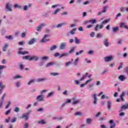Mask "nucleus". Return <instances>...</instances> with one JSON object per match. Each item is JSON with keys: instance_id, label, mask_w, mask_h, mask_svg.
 <instances>
[{"instance_id": "51", "label": "nucleus", "mask_w": 128, "mask_h": 128, "mask_svg": "<svg viewBox=\"0 0 128 128\" xmlns=\"http://www.w3.org/2000/svg\"><path fill=\"white\" fill-rule=\"evenodd\" d=\"M100 114H102V112H98L96 114V118H98V116H100Z\"/></svg>"}, {"instance_id": "21", "label": "nucleus", "mask_w": 128, "mask_h": 128, "mask_svg": "<svg viewBox=\"0 0 128 128\" xmlns=\"http://www.w3.org/2000/svg\"><path fill=\"white\" fill-rule=\"evenodd\" d=\"M35 42H36V39H34V38H33L28 42V44H30V45L34 44Z\"/></svg>"}, {"instance_id": "43", "label": "nucleus", "mask_w": 128, "mask_h": 128, "mask_svg": "<svg viewBox=\"0 0 128 128\" xmlns=\"http://www.w3.org/2000/svg\"><path fill=\"white\" fill-rule=\"evenodd\" d=\"M102 36H104V34L102 33V34H96V38H102Z\"/></svg>"}, {"instance_id": "59", "label": "nucleus", "mask_w": 128, "mask_h": 128, "mask_svg": "<svg viewBox=\"0 0 128 128\" xmlns=\"http://www.w3.org/2000/svg\"><path fill=\"white\" fill-rule=\"evenodd\" d=\"M92 26H94V25L92 24H90L86 26V28H92Z\"/></svg>"}, {"instance_id": "57", "label": "nucleus", "mask_w": 128, "mask_h": 128, "mask_svg": "<svg viewBox=\"0 0 128 128\" xmlns=\"http://www.w3.org/2000/svg\"><path fill=\"white\" fill-rule=\"evenodd\" d=\"M78 30H80V32H84V28H82V26L79 27Z\"/></svg>"}, {"instance_id": "62", "label": "nucleus", "mask_w": 128, "mask_h": 128, "mask_svg": "<svg viewBox=\"0 0 128 128\" xmlns=\"http://www.w3.org/2000/svg\"><path fill=\"white\" fill-rule=\"evenodd\" d=\"M124 22H121L120 24V28H124Z\"/></svg>"}, {"instance_id": "7", "label": "nucleus", "mask_w": 128, "mask_h": 128, "mask_svg": "<svg viewBox=\"0 0 128 128\" xmlns=\"http://www.w3.org/2000/svg\"><path fill=\"white\" fill-rule=\"evenodd\" d=\"M48 36V35L45 34L43 38L41 40L40 42H48L50 40V39L46 38Z\"/></svg>"}, {"instance_id": "11", "label": "nucleus", "mask_w": 128, "mask_h": 128, "mask_svg": "<svg viewBox=\"0 0 128 128\" xmlns=\"http://www.w3.org/2000/svg\"><path fill=\"white\" fill-rule=\"evenodd\" d=\"M92 80H93L92 78H90V79L87 80L85 84H82L80 85V88H84V86H86V85L87 84H88V82H92Z\"/></svg>"}, {"instance_id": "34", "label": "nucleus", "mask_w": 128, "mask_h": 128, "mask_svg": "<svg viewBox=\"0 0 128 128\" xmlns=\"http://www.w3.org/2000/svg\"><path fill=\"white\" fill-rule=\"evenodd\" d=\"M118 78H119V80H122V81L124 80H125L124 76H122V75L118 77Z\"/></svg>"}, {"instance_id": "4", "label": "nucleus", "mask_w": 128, "mask_h": 128, "mask_svg": "<svg viewBox=\"0 0 128 128\" xmlns=\"http://www.w3.org/2000/svg\"><path fill=\"white\" fill-rule=\"evenodd\" d=\"M24 50V48H20L18 49V54H28V52L27 51H24V52H22V50Z\"/></svg>"}, {"instance_id": "22", "label": "nucleus", "mask_w": 128, "mask_h": 128, "mask_svg": "<svg viewBox=\"0 0 128 128\" xmlns=\"http://www.w3.org/2000/svg\"><path fill=\"white\" fill-rule=\"evenodd\" d=\"M30 58H31L30 56H24L22 57V58L23 60H30Z\"/></svg>"}, {"instance_id": "25", "label": "nucleus", "mask_w": 128, "mask_h": 128, "mask_svg": "<svg viewBox=\"0 0 128 128\" xmlns=\"http://www.w3.org/2000/svg\"><path fill=\"white\" fill-rule=\"evenodd\" d=\"M88 76V73L86 72V75L83 76L82 78H81L80 79V81L84 80L86 78V76Z\"/></svg>"}, {"instance_id": "45", "label": "nucleus", "mask_w": 128, "mask_h": 128, "mask_svg": "<svg viewBox=\"0 0 128 128\" xmlns=\"http://www.w3.org/2000/svg\"><path fill=\"white\" fill-rule=\"evenodd\" d=\"M42 60H48V57L46 56H43L42 58Z\"/></svg>"}, {"instance_id": "54", "label": "nucleus", "mask_w": 128, "mask_h": 128, "mask_svg": "<svg viewBox=\"0 0 128 128\" xmlns=\"http://www.w3.org/2000/svg\"><path fill=\"white\" fill-rule=\"evenodd\" d=\"M6 66H0V70H4V68H6Z\"/></svg>"}, {"instance_id": "1", "label": "nucleus", "mask_w": 128, "mask_h": 128, "mask_svg": "<svg viewBox=\"0 0 128 128\" xmlns=\"http://www.w3.org/2000/svg\"><path fill=\"white\" fill-rule=\"evenodd\" d=\"M110 22V19H107L103 22H102V24L100 25L97 24L94 28V30L96 32H98L100 30H102L104 28V24H108V22Z\"/></svg>"}, {"instance_id": "24", "label": "nucleus", "mask_w": 128, "mask_h": 128, "mask_svg": "<svg viewBox=\"0 0 128 128\" xmlns=\"http://www.w3.org/2000/svg\"><path fill=\"white\" fill-rule=\"evenodd\" d=\"M92 122V120L90 118H88L86 120V124H90Z\"/></svg>"}, {"instance_id": "6", "label": "nucleus", "mask_w": 128, "mask_h": 128, "mask_svg": "<svg viewBox=\"0 0 128 128\" xmlns=\"http://www.w3.org/2000/svg\"><path fill=\"white\" fill-rule=\"evenodd\" d=\"M128 104H124L122 105L121 107H120V112H122V110H128Z\"/></svg>"}, {"instance_id": "9", "label": "nucleus", "mask_w": 128, "mask_h": 128, "mask_svg": "<svg viewBox=\"0 0 128 128\" xmlns=\"http://www.w3.org/2000/svg\"><path fill=\"white\" fill-rule=\"evenodd\" d=\"M112 58L113 57L112 56L105 57L104 62H110L112 60Z\"/></svg>"}, {"instance_id": "52", "label": "nucleus", "mask_w": 128, "mask_h": 128, "mask_svg": "<svg viewBox=\"0 0 128 128\" xmlns=\"http://www.w3.org/2000/svg\"><path fill=\"white\" fill-rule=\"evenodd\" d=\"M108 72V70L106 69L103 71V72L102 73V74H106V72Z\"/></svg>"}, {"instance_id": "36", "label": "nucleus", "mask_w": 128, "mask_h": 128, "mask_svg": "<svg viewBox=\"0 0 128 128\" xmlns=\"http://www.w3.org/2000/svg\"><path fill=\"white\" fill-rule=\"evenodd\" d=\"M38 123L40 124H46V122H44V120H41L40 121H38Z\"/></svg>"}, {"instance_id": "42", "label": "nucleus", "mask_w": 128, "mask_h": 128, "mask_svg": "<svg viewBox=\"0 0 128 128\" xmlns=\"http://www.w3.org/2000/svg\"><path fill=\"white\" fill-rule=\"evenodd\" d=\"M60 74L59 73H56V72H51L50 75L53 76H58Z\"/></svg>"}, {"instance_id": "41", "label": "nucleus", "mask_w": 128, "mask_h": 128, "mask_svg": "<svg viewBox=\"0 0 128 128\" xmlns=\"http://www.w3.org/2000/svg\"><path fill=\"white\" fill-rule=\"evenodd\" d=\"M11 110H12L11 109H9L5 113L6 116H8V114H10Z\"/></svg>"}, {"instance_id": "37", "label": "nucleus", "mask_w": 128, "mask_h": 128, "mask_svg": "<svg viewBox=\"0 0 128 128\" xmlns=\"http://www.w3.org/2000/svg\"><path fill=\"white\" fill-rule=\"evenodd\" d=\"M112 30L114 32H118V27H114L112 28Z\"/></svg>"}, {"instance_id": "32", "label": "nucleus", "mask_w": 128, "mask_h": 128, "mask_svg": "<svg viewBox=\"0 0 128 128\" xmlns=\"http://www.w3.org/2000/svg\"><path fill=\"white\" fill-rule=\"evenodd\" d=\"M76 28H73L70 31V34H76Z\"/></svg>"}, {"instance_id": "55", "label": "nucleus", "mask_w": 128, "mask_h": 128, "mask_svg": "<svg viewBox=\"0 0 128 128\" xmlns=\"http://www.w3.org/2000/svg\"><path fill=\"white\" fill-rule=\"evenodd\" d=\"M70 64H72V62H69L66 63V66H70Z\"/></svg>"}, {"instance_id": "3", "label": "nucleus", "mask_w": 128, "mask_h": 128, "mask_svg": "<svg viewBox=\"0 0 128 128\" xmlns=\"http://www.w3.org/2000/svg\"><path fill=\"white\" fill-rule=\"evenodd\" d=\"M12 4L10 2H8L6 4V8L8 12H12Z\"/></svg>"}, {"instance_id": "48", "label": "nucleus", "mask_w": 128, "mask_h": 128, "mask_svg": "<svg viewBox=\"0 0 128 128\" xmlns=\"http://www.w3.org/2000/svg\"><path fill=\"white\" fill-rule=\"evenodd\" d=\"M84 52V51L82 50H80L79 52H76V56H78V54H82Z\"/></svg>"}, {"instance_id": "14", "label": "nucleus", "mask_w": 128, "mask_h": 128, "mask_svg": "<svg viewBox=\"0 0 128 128\" xmlns=\"http://www.w3.org/2000/svg\"><path fill=\"white\" fill-rule=\"evenodd\" d=\"M6 97V94H4L1 98V102H0V108H2V104H4V98Z\"/></svg>"}, {"instance_id": "44", "label": "nucleus", "mask_w": 128, "mask_h": 128, "mask_svg": "<svg viewBox=\"0 0 128 128\" xmlns=\"http://www.w3.org/2000/svg\"><path fill=\"white\" fill-rule=\"evenodd\" d=\"M44 80H46V78H41L38 80V82H44Z\"/></svg>"}, {"instance_id": "28", "label": "nucleus", "mask_w": 128, "mask_h": 128, "mask_svg": "<svg viewBox=\"0 0 128 128\" xmlns=\"http://www.w3.org/2000/svg\"><path fill=\"white\" fill-rule=\"evenodd\" d=\"M75 42L76 44H80V41L78 38V37L74 38Z\"/></svg>"}, {"instance_id": "47", "label": "nucleus", "mask_w": 128, "mask_h": 128, "mask_svg": "<svg viewBox=\"0 0 128 128\" xmlns=\"http://www.w3.org/2000/svg\"><path fill=\"white\" fill-rule=\"evenodd\" d=\"M22 78V76L18 75L14 77V80H16V78Z\"/></svg>"}, {"instance_id": "31", "label": "nucleus", "mask_w": 128, "mask_h": 128, "mask_svg": "<svg viewBox=\"0 0 128 128\" xmlns=\"http://www.w3.org/2000/svg\"><path fill=\"white\" fill-rule=\"evenodd\" d=\"M4 88H6V86H4V84H2V82H0V88L1 90H4Z\"/></svg>"}, {"instance_id": "19", "label": "nucleus", "mask_w": 128, "mask_h": 128, "mask_svg": "<svg viewBox=\"0 0 128 128\" xmlns=\"http://www.w3.org/2000/svg\"><path fill=\"white\" fill-rule=\"evenodd\" d=\"M74 102L72 103V104H78V102H80V100H76V98H72Z\"/></svg>"}, {"instance_id": "10", "label": "nucleus", "mask_w": 128, "mask_h": 128, "mask_svg": "<svg viewBox=\"0 0 128 128\" xmlns=\"http://www.w3.org/2000/svg\"><path fill=\"white\" fill-rule=\"evenodd\" d=\"M109 123L111 124H112L110 126V128H114L116 127V122H114V120H110L109 121Z\"/></svg>"}, {"instance_id": "13", "label": "nucleus", "mask_w": 128, "mask_h": 128, "mask_svg": "<svg viewBox=\"0 0 128 128\" xmlns=\"http://www.w3.org/2000/svg\"><path fill=\"white\" fill-rule=\"evenodd\" d=\"M66 46V42L62 43L60 45V50H64Z\"/></svg>"}, {"instance_id": "30", "label": "nucleus", "mask_w": 128, "mask_h": 128, "mask_svg": "<svg viewBox=\"0 0 128 128\" xmlns=\"http://www.w3.org/2000/svg\"><path fill=\"white\" fill-rule=\"evenodd\" d=\"M14 112H20V109L18 107H16L14 109Z\"/></svg>"}, {"instance_id": "64", "label": "nucleus", "mask_w": 128, "mask_h": 128, "mask_svg": "<svg viewBox=\"0 0 128 128\" xmlns=\"http://www.w3.org/2000/svg\"><path fill=\"white\" fill-rule=\"evenodd\" d=\"M22 38H26V33L25 32L22 33Z\"/></svg>"}, {"instance_id": "27", "label": "nucleus", "mask_w": 128, "mask_h": 128, "mask_svg": "<svg viewBox=\"0 0 128 128\" xmlns=\"http://www.w3.org/2000/svg\"><path fill=\"white\" fill-rule=\"evenodd\" d=\"M54 62H48L46 64V67L48 68V66H54Z\"/></svg>"}, {"instance_id": "16", "label": "nucleus", "mask_w": 128, "mask_h": 128, "mask_svg": "<svg viewBox=\"0 0 128 128\" xmlns=\"http://www.w3.org/2000/svg\"><path fill=\"white\" fill-rule=\"evenodd\" d=\"M94 98V104H96V102H98V98H96V94H94L93 95Z\"/></svg>"}, {"instance_id": "33", "label": "nucleus", "mask_w": 128, "mask_h": 128, "mask_svg": "<svg viewBox=\"0 0 128 128\" xmlns=\"http://www.w3.org/2000/svg\"><path fill=\"white\" fill-rule=\"evenodd\" d=\"M74 114L76 116H82V112H76Z\"/></svg>"}, {"instance_id": "61", "label": "nucleus", "mask_w": 128, "mask_h": 128, "mask_svg": "<svg viewBox=\"0 0 128 128\" xmlns=\"http://www.w3.org/2000/svg\"><path fill=\"white\" fill-rule=\"evenodd\" d=\"M119 116H124V112H121L119 114Z\"/></svg>"}, {"instance_id": "50", "label": "nucleus", "mask_w": 128, "mask_h": 128, "mask_svg": "<svg viewBox=\"0 0 128 128\" xmlns=\"http://www.w3.org/2000/svg\"><path fill=\"white\" fill-rule=\"evenodd\" d=\"M20 68L22 70H24V64H21L20 65Z\"/></svg>"}, {"instance_id": "39", "label": "nucleus", "mask_w": 128, "mask_h": 128, "mask_svg": "<svg viewBox=\"0 0 128 128\" xmlns=\"http://www.w3.org/2000/svg\"><path fill=\"white\" fill-rule=\"evenodd\" d=\"M104 46H108V40H105L104 42Z\"/></svg>"}, {"instance_id": "29", "label": "nucleus", "mask_w": 128, "mask_h": 128, "mask_svg": "<svg viewBox=\"0 0 128 128\" xmlns=\"http://www.w3.org/2000/svg\"><path fill=\"white\" fill-rule=\"evenodd\" d=\"M56 48H58V46H56V45H54L50 48V50H56Z\"/></svg>"}, {"instance_id": "18", "label": "nucleus", "mask_w": 128, "mask_h": 128, "mask_svg": "<svg viewBox=\"0 0 128 128\" xmlns=\"http://www.w3.org/2000/svg\"><path fill=\"white\" fill-rule=\"evenodd\" d=\"M88 22H90V24H96L98 22L96 21V20L93 19V20H90L88 21Z\"/></svg>"}, {"instance_id": "53", "label": "nucleus", "mask_w": 128, "mask_h": 128, "mask_svg": "<svg viewBox=\"0 0 128 128\" xmlns=\"http://www.w3.org/2000/svg\"><path fill=\"white\" fill-rule=\"evenodd\" d=\"M32 82H34V80H32L29 81V82L28 83V86H30V84H32Z\"/></svg>"}, {"instance_id": "63", "label": "nucleus", "mask_w": 128, "mask_h": 128, "mask_svg": "<svg viewBox=\"0 0 128 128\" xmlns=\"http://www.w3.org/2000/svg\"><path fill=\"white\" fill-rule=\"evenodd\" d=\"M28 128V124L26 123L24 126V128Z\"/></svg>"}, {"instance_id": "60", "label": "nucleus", "mask_w": 128, "mask_h": 128, "mask_svg": "<svg viewBox=\"0 0 128 128\" xmlns=\"http://www.w3.org/2000/svg\"><path fill=\"white\" fill-rule=\"evenodd\" d=\"M10 104H12V102H9L8 104H7L6 106V108H8V106H10Z\"/></svg>"}, {"instance_id": "38", "label": "nucleus", "mask_w": 128, "mask_h": 128, "mask_svg": "<svg viewBox=\"0 0 128 128\" xmlns=\"http://www.w3.org/2000/svg\"><path fill=\"white\" fill-rule=\"evenodd\" d=\"M17 118L16 117H14L11 120V122H16Z\"/></svg>"}, {"instance_id": "49", "label": "nucleus", "mask_w": 128, "mask_h": 128, "mask_svg": "<svg viewBox=\"0 0 128 128\" xmlns=\"http://www.w3.org/2000/svg\"><path fill=\"white\" fill-rule=\"evenodd\" d=\"M52 94H54V92H51L49 93L48 94V95L47 96V98H50V96H52Z\"/></svg>"}, {"instance_id": "2", "label": "nucleus", "mask_w": 128, "mask_h": 128, "mask_svg": "<svg viewBox=\"0 0 128 128\" xmlns=\"http://www.w3.org/2000/svg\"><path fill=\"white\" fill-rule=\"evenodd\" d=\"M30 114V112H28L23 114L22 116H20V118L22 120H28V116Z\"/></svg>"}, {"instance_id": "40", "label": "nucleus", "mask_w": 128, "mask_h": 128, "mask_svg": "<svg viewBox=\"0 0 128 128\" xmlns=\"http://www.w3.org/2000/svg\"><path fill=\"white\" fill-rule=\"evenodd\" d=\"M108 8V6H105L103 8V10L102 11V12H106L107 8Z\"/></svg>"}, {"instance_id": "35", "label": "nucleus", "mask_w": 128, "mask_h": 128, "mask_svg": "<svg viewBox=\"0 0 128 128\" xmlns=\"http://www.w3.org/2000/svg\"><path fill=\"white\" fill-rule=\"evenodd\" d=\"M68 56V54L64 53V54H62L61 55H60V58H62L64 56Z\"/></svg>"}, {"instance_id": "15", "label": "nucleus", "mask_w": 128, "mask_h": 128, "mask_svg": "<svg viewBox=\"0 0 128 128\" xmlns=\"http://www.w3.org/2000/svg\"><path fill=\"white\" fill-rule=\"evenodd\" d=\"M68 23L66 22H63L60 24H58L57 26H56V28H62V26H64L66 24H67Z\"/></svg>"}, {"instance_id": "58", "label": "nucleus", "mask_w": 128, "mask_h": 128, "mask_svg": "<svg viewBox=\"0 0 128 128\" xmlns=\"http://www.w3.org/2000/svg\"><path fill=\"white\" fill-rule=\"evenodd\" d=\"M94 32H92L90 34V36H91V38H94Z\"/></svg>"}, {"instance_id": "17", "label": "nucleus", "mask_w": 128, "mask_h": 128, "mask_svg": "<svg viewBox=\"0 0 128 128\" xmlns=\"http://www.w3.org/2000/svg\"><path fill=\"white\" fill-rule=\"evenodd\" d=\"M43 96L40 95L37 96V100H39L40 102H42L44 100V97Z\"/></svg>"}, {"instance_id": "56", "label": "nucleus", "mask_w": 128, "mask_h": 128, "mask_svg": "<svg viewBox=\"0 0 128 128\" xmlns=\"http://www.w3.org/2000/svg\"><path fill=\"white\" fill-rule=\"evenodd\" d=\"M6 38L8 40H12V36H6Z\"/></svg>"}, {"instance_id": "20", "label": "nucleus", "mask_w": 128, "mask_h": 128, "mask_svg": "<svg viewBox=\"0 0 128 128\" xmlns=\"http://www.w3.org/2000/svg\"><path fill=\"white\" fill-rule=\"evenodd\" d=\"M38 60V56H31L30 60Z\"/></svg>"}, {"instance_id": "5", "label": "nucleus", "mask_w": 128, "mask_h": 128, "mask_svg": "<svg viewBox=\"0 0 128 128\" xmlns=\"http://www.w3.org/2000/svg\"><path fill=\"white\" fill-rule=\"evenodd\" d=\"M44 26H46L45 23H42L40 24L38 26L36 27L37 32H40V30H42V28H44Z\"/></svg>"}, {"instance_id": "12", "label": "nucleus", "mask_w": 128, "mask_h": 128, "mask_svg": "<svg viewBox=\"0 0 128 128\" xmlns=\"http://www.w3.org/2000/svg\"><path fill=\"white\" fill-rule=\"evenodd\" d=\"M107 108L108 110H110V108H112V102L108 100L107 102Z\"/></svg>"}, {"instance_id": "26", "label": "nucleus", "mask_w": 128, "mask_h": 128, "mask_svg": "<svg viewBox=\"0 0 128 128\" xmlns=\"http://www.w3.org/2000/svg\"><path fill=\"white\" fill-rule=\"evenodd\" d=\"M76 50V47H72L70 50L69 51V54H74V50Z\"/></svg>"}, {"instance_id": "46", "label": "nucleus", "mask_w": 128, "mask_h": 128, "mask_svg": "<svg viewBox=\"0 0 128 128\" xmlns=\"http://www.w3.org/2000/svg\"><path fill=\"white\" fill-rule=\"evenodd\" d=\"M60 8L56 9V11L54 12V14H58V12H60Z\"/></svg>"}, {"instance_id": "8", "label": "nucleus", "mask_w": 128, "mask_h": 128, "mask_svg": "<svg viewBox=\"0 0 128 128\" xmlns=\"http://www.w3.org/2000/svg\"><path fill=\"white\" fill-rule=\"evenodd\" d=\"M126 94V91L124 90L123 92H122L120 96V100L122 102H124V96Z\"/></svg>"}, {"instance_id": "23", "label": "nucleus", "mask_w": 128, "mask_h": 128, "mask_svg": "<svg viewBox=\"0 0 128 128\" xmlns=\"http://www.w3.org/2000/svg\"><path fill=\"white\" fill-rule=\"evenodd\" d=\"M8 43H6L3 48V52H6V50H8Z\"/></svg>"}]
</instances>
